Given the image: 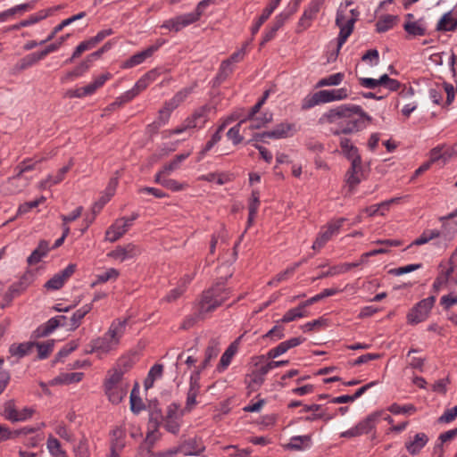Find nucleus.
<instances>
[{
  "label": "nucleus",
  "mask_w": 457,
  "mask_h": 457,
  "mask_svg": "<svg viewBox=\"0 0 457 457\" xmlns=\"http://www.w3.org/2000/svg\"><path fill=\"white\" fill-rule=\"evenodd\" d=\"M371 122L372 117L361 106L353 104L330 108L318 119V124L329 126L330 134L336 137L357 134Z\"/></svg>",
  "instance_id": "nucleus-1"
},
{
  "label": "nucleus",
  "mask_w": 457,
  "mask_h": 457,
  "mask_svg": "<svg viewBox=\"0 0 457 457\" xmlns=\"http://www.w3.org/2000/svg\"><path fill=\"white\" fill-rule=\"evenodd\" d=\"M230 294V289L221 283L204 291L199 302L200 315L214 312L229 298Z\"/></svg>",
  "instance_id": "nucleus-2"
},
{
  "label": "nucleus",
  "mask_w": 457,
  "mask_h": 457,
  "mask_svg": "<svg viewBox=\"0 0 457 457\" xmlns=\"http://www.w3.org/2000/svg\"><path fill=\"white\" fill-rule=\"evenodd\" d=\"M436 303V296L431 295L418 302L407 313V322L411 325H417L425 321Z\"/></svg>",
  "instance_id": "nucleus-3"
},
{
  "label": "nucleus",
  "mask_w": 457,
  "mask_h": 457,
  "mask_svg": "<svg viewBox=\"0 0 457 457\" xmlns=\"http://www.w3.org/2000/svg\"><path fill=\"white\" fill-rule=\"evenodd\" d=\"M345 218H339L330 220L326 227L322 228L312 245L313 250L321 249L331 237L339 233Z\"/></svg>",
  "instance_id": "nucleus-4"
},
{
  "label": "nucleus",
  "mask_w": 457,
  "mask_h": 457,
  "mask_svg": "<svg viewBox=\"0 0 457 457\" xmlns=\"http://www.w3.org/2000/svg\"><path fill=\"white\" fill-rule=\"evenodd\" d=\"M356 21L355 17H351L350 19H346L343 11L338 10L336 17V25L339 27L340 31L337 37V53L338 54L342 46L345 43L349 36L352 34L354 23Z\"/></svg>",
  "instance_id": "nucleus-5"
},
{
  "label": "nucleus",
  "mask_w": 457,
  "mask_h": 457,
  "mask_svg": "<svg viewBox=\"0 0 457 457\" xmlns=\"http://www.w3.org/2000/svg\"><path fill=\"white\" fill-rule=\"evenodd\" d=\"M325 0H311L308 7L303 11L296 27V33H302L311 27L312 21L316 19L317 14L324 4Z\"/></svg>",
  "instance_id": "nucleus-6"
},
{
  "label": "nucleus",
  "mask_w": 457,
  "mask_h": 457,
  "mask_svg": "<svg viewBox=\"0 0 457 457\" xmlns=\"http://www.w3.org/2000/svg\"><path fill=\"white\" fill-rule=\"evenodd\" d=\"M201 370H195L189 378V387L187 393V400L185 409L188 411L193 410L197 404L196 397L201 391Z\"/></svg>",
  "instance_id": "nucleus-7"
},
{
  "label": "nucleus",
  "mask_w": 457,
  "mask_h": 457,
  "mask_svg": "<svg viewBox=\"0 0 457 457\" xmlns=\"http://www.w3.org/2000/svg\"><path fill=\"white\" fill-rule=\"evenodd\" d=\"M76 265L69 264L64 270L54 274L49 280L46 282L44 287L47 290H59L64 283L74 274Z\"/></svg>",
  "instance_id": "nucleus-8"
},
{
  "label": "nucleus",
  "mask_w": 457,
  "mask_h": 457,
  "mask_svg": "<svg viewBox=\"0 0 457 457\" xmlns=\"http://www.w3.org/2000/svg\"><path fill=\"white\" fill-rule=\"evenodd\" d=\"M198 21L192 12L181 14L174 18L165 21L161 28L167 29L170 31L179 32L183 28L187 27Z\"/></svg>",
  "instance_id": "nucleus-9"
},
{
  "label": "nucleus",
  "mask_w": 457,
  "mask_h": 457,
  "mask_svg": "<svg viewBox=\"0 0 457 457\" xmlns=\"http://www.w3.org/2000/svg\"><path fill=\"white\" fill-rule=\"evenodd\" d=\"M163 44L164 40H157L154 45H152L146 49L133 54L123 63L122 67L129 69L142 63L145 59L151 57Z\"/></svg>",
  "instance_id": "nucleus-10"
},
{
  "label": "nucleus",
  "mask_w": 457,
  "mask_h": 457,
  "mask_svg": "<svg viewBox=\"0 0 457 457\" xmlns=\"http://www.w3.org/2000/svg\"><path fill=\"white\" fill-rule=\"evenodd\" d=\"M140 253V247L135 244L129 243L123 246H117L114 250L108 253V256L120 262H124L128 259L135 258Z\"/></svg>",
  "instance_id": "nucleus-11"
},
{
  "label": "nucleus",
  "mask_w": 457,
  "mask_h": 457,
  "mask_svg": "<svg viewBox=\"0 0 457 457\" xmlns=\"http://www.w3.org/2000/svg\"><path fill=\"white\" fill-rule=\"evenodd\" d=\"M310 415L303 417V420L306 422H313L318 420H324L325 421H328L335 418V414L330 415L327 413L326 409L322 408V405L320 404H304L303 408L300 411L301 413L303 412H309Z\"/></svg>",
  "instance_id": "nucleus-12"
},
{
  "label": "nucleus",
  "mask_w": 457,
  "mask_h": 457,
  "mask_svg": "<svg viewBox=\"0 0 457 457\" xmlns=\"http://www.w3.org/2000/svg\"><path fill=\"white\" fill-rule=\"evenodd\" d=\"M130 223L125 217L117 219L106 230V240L113 243L120 239L130 228Z\"/></svg>",
  "instance_id": "nucleus-13"
},
{
  "label": "nucleus",
  "mask_w": 457,
  "mask_h": 457,
  "mask_svg": "<svg viewBox=\"0 0 457 457\" xmlns=\"http://www.w3.org/2000/svg\"><path fill=\"white\" fill-rule=\"evenodd\" d=\"M362 175V161L353 160L351 162V167L345 174V182L351 189H353L360 184Z\"/></svg>",
  "instance_id": "nucleus-14"
},
{
  "label": "nucleus",
  "mask_w": 457,
  "mask_h": 457,
  "mask_svg": "<svg viewBox=\"0 0 457 457\" xmlns=\"http://www.w3.org/2000/svg\"><path fill=\"white\" fill-rule=\"evenodd\" d=\"M128 321V318H125L123 320L115 319L114 320H112L107 332L105 333V335L110 338V340H112L117 345H120V338L125 334Z\"/></svg>",
  "instance_id": "nucleus-15"
},
{
  "label": "nucleus",
  "mask_w": 457,
  "mask_h": 457,
  "mask_svg": "<svg viewBox=\"0 0 457 457\" xmlns=\"http://www.w3.org/2000/svg\"><path fill=\"white\" fill-rule=\"evenodd\" d=\"M288 19H289V14L279 13L278 15H277L275 17V20L271 23V25L269 28H267V29L262 37V40L260 43V46H263L266 43L272 40L275 37L277 31L284 26L285 22Z\"/></svg>",
  "instance_id": "nucleus-16"
},
{
  "label": "nucleus",
  "mask_w": 457,
  "mask_h": 457,
  "mask_svg": "<svg viewBox=\"0 0 457 457\" xmlns=\"http://www.w3.org/2000/svg\"><path fill=\"white\" fill-rule=\"evenodd\" d=\"M304 339L302 337H292L288 340L283 341L279 343L276 347L270 349L267 353V356L269 359H275L287 352L289 349L301 345Z\"/></svg>",
  "instance_id": "nucleus-17"
},
{
  "label": "nucleus",
  "mask_w": 457,
  "mask_h": 457,
  "mask_svg": "<svg viewBox=\"0 0 457 457\" xmlns=\"http://www.w3.org/2000/svg\"><path fill=\"white\" fill-rule=\"evenodd\" d=\"M209 107L204 105L196 109L190 117L185 120L187 127L191 129L202 128L208 120Z\"/></svg>",
  "instance_id": "nucleus-18"
},
{
  "label": "nucleus",
  "mask_w": 457,
  "mask_h": 457,
  "mask_svg": "<svg viewBox=\"0 0 457 457\" xmlns=\"http://www.w3.org/2000/svg\"><path fill=\"white\" fill-rule=\"evenodd\" d=\"M428 436L425 433H417L411 439L405 442V448L411 455H417L426 446Z\"/></svg>",
  "instance_id": "nucleus-19"
},
{
  "label": "nucleus",
  "mask_w": 457,
  "mask_h": 457,
  "mask_svg": "<svg viewBox=\"0 0 457 457\" xmlns=\"http://www.w3.org/2000/svg\"><path fill=\"white\" fill-rule=\"evenodd\" d=\"M241 338L242 336L232 342L221 355L220 362L217 366V370L219 372H223L229 366L232 358L238 351L239 341Z\"/></svg>",
  "instance_id": "nucleus-20"
},
{
  "label": "nucleus",
  "mask_w": 457,
  "mask_h": 457,
  "mask_svg": "<svg viewBox=\"0 0 457 457\" xmlns=\"http://www.w3.org/2000/svg\"><path fill=\"white\" fill-rule=\"evenodd\" d=\"M104 387L109 401L119 404L127 395L129 385L105 386Z\"/></svg>",
  "instance_id": "nucleus-21"
},
{
  "label": "nucleus",
  "mask_w": 457,
  "mask_h": 457,
  "mask_svg": "<svg viewBox=\"0 0 457 457\" xmlns=\"http://www.w3.org/2000/svg\"><path fill=\"white\" fill-rule=\"evenodd\" d=\"M220 351V341L217 338H211L204 352V359L196 370H201V372L205 370L210 365L212 360L218 356Z\"/></svg>",
  "instance_id": "nucleus-22"
},
{
  "label": "nucleus",
  "mask_w": 457,
  "mask_h": 457,
  "mask_svg": "<svg viewBox=\"0 0 457 457\" xmlns=\"http://www.w3.org/2000/svg\"><path fill=\"white\" fill-rule=\"evenodd\" d=\"M339 146L341 148L342 154L350 162L353 160H361L358 148L352 143L350 138L341 137L339 139Z\"/></svg>",
  "instance_id": "nucleus-23"
},
{
  "label": "nucleus",
  "mask_w": 457,
  "mask_h": 457,
  "mask_svg": "<svg viewBox=\"0 0 457 457\" xmlns=\"http://www.w3.org/2000/svg\"><path fill=\"white\" fill-rule=\"evenodd\" d=\"M362 263V260L354 262H345L330 267L327 271L321 272L315 279H320L327 277H332L338 274L348 272L353 268H356Z\"/></svg>",
  "instance_id": "nucleus-24"
},
{
  "label": "nucleus",
  "mask_w": 457,
  "mask_h": 457,
  "mask_svg": "<svg viewBox=\"0 0 457 457\" xmlns=\"http://www.w3.org/2000/svg\"><path fill=\"white\" fill-rule=\"evenodd\" d=\"M296 132L295 124L281 122L270 130V138L280 139L292 137Z\"/></svg>",
  "instance_id": "nucleus-25"
},
{
  "label": "nucleus",
  "mask_w": 457,
  "mask_h": 457,
  "mask_svg": "<svg viewBox=\"0 0 457 457\" xmlns=\"http://www.w3.org/2000/svg\"><path fill=\"white\" fill-rule=\"evenodd\" d=\"M320 96L322 104L330 103L334 101H340L348 97V90L345 87L331 90H320Z\"/></svg>",
  "instance_id": "nucleus-26"
},
{
  "label": "nucleus",
  "mask_w": 457,
  "mask_h": 457,
  "mask_svg": "<svg viewBox=\"0 0 457 457\" xmlns=\"http://www.w3.org/2000/svg\"><path fill=\"white\" fill-rule=\"evenodd\" d=\"M179 450L187 456L199 455L204 450V446L197 438H191L180 444Z\"/></svg>",
  "instance_id": "nucleus-27"
},
{
  "label": "nucleus",
  "mask_w": 457,
  "mask_h": 457,
  "mask_svg": "<svg viewBox=\"0 0 457 457\" xmlns=\"http://www.w3.org/2000/svg\"><path fill=\"white\" fill-rule=\"evenodd\" d=\"M403 29L411 37H422L427 34V28L422 18L418 21H406Z\"/></svg>",
  "instance_id": "nucleus-28"
},
{
  "label": "nucleus",
  "mask_w": 457,
  "mask_h": 457,
  "mask_svg": "<svg viewBox=\"0 0 457 457\" xmlns=\"http://www.w3.org/2000/svg\"><path fill=\"white\" fill-rule=\"evenodd\" d=\"M453 219L448 218V215L439 217V220L442 222V229L439 232L445 240H452L457 232V221H453Z\"/></svg>",
  "instance_id": "nucleus-29"
},
{
  "label": "nucleus",
  "mask_w": 457,
  "mask_h": 457,
  "mask_svg": "<svg viewBox=\"0 0 457 457\" xmlns=\"http://www.w3.org/2000/svg\"><path fill=\"white\" fill-rule=\"evenodd\" d=\"M278 0H270V3L264 8L262 13L251 29L252 35L254 36L262 25L270 18L274 10L278 6Z\"/></svg>",
  "instance_id": "nucleus-30"
},
{
  "label": "nucleus",
  "mask_w": 457,
  "mask_h": 457,
  "mask_svg": "<svg viewBox=\"0 0 457 457\" xmlns=\"http://www.w3.org/2000/svg\"><path fill=\"white\" fill-rule=\"evenodd\" d=\"M60 325L58 323L57 318L53 317L48 320L46 323L40 325L32 334L34 338L45 337L54 332Z\"/></svg>",
  "instance_id": "nucleus-31"
},
{
  "label": "nucleus",
  "mask_w": 457,
  "mask_h": 457,
  "mask_svg": "<svg viewBox=\"0 0 457 457\" xmlns=\"http://www.w3.org/2000/svg\"><path fill=\"white\" fill-rule=\"evenodd\" d=\"M163 420L162 411L157 406H154L150 411L148 420V433L147 438H150L154 432H156L160 427L161 422Z\"/></svg>",
  "instance_id": "nucleus-32"
},
{
  "label": "nucleus",
  "mask_w": 457,
  "mask_h": 457,
  "mask_svg": "<svg viewBox=\"0 0 457 457\" xmlns=\"http://www.w3.org/2000/svg\"><path fill=\"white\" fill-rule=\"evenodd\" d=\"M93 342L95 344V350H97L99 354H106L118 347L105 334L103 337L93 339Z\"/></svg>",
  "instance_id": "nucleus-33"
},
{
  "label": "nucleus",
  "mask_w": 457,
  "mask_h": 457,
  "mask_svg": "<svg viewBox=\"0 0 457 457\" xmlns=\"http://www.w3.org/2000/svg\"><path fill=\"white\" fill-rule=\"evenodd\" d=\"M49 251V244L46 240H41L37 247L28 257L27 262L29 265L37 264L41 259L47 254Z\"/></svg>",
  "instance_id": "nucleus-34"
},
{
  "label": "nucleus",
  "mask_w": 457,
  "mask_h": 457,
  "mask_svg": "<svg viewBox=\"0 0 457 457\" xmlns=\"http://www.w3.org/2000/svg\"><path fill=\"white\" fill-rule=\"evenodd\" d=\"M92 303H87L78 309L70 318V330L77 329L80 326L83 318L92 310Z\"/></svg>",
  "instance_id": "nucleus-35"
},
{
  "label": "nucleus",
  "mask_w": 457,
  "mask_h": 457,
  "mask_svg": "<svg viewBox=\"0 0 457 457\" xmlns=\"http://www.w3.org/2000/svg\"><path fill=\"white\" fill-rule=\"evenodd\" d=\"M273 120V115L270 112H265L262 117L255 116L253 120H247L250 122L247 128L243 129V133H246L247 130H254L266 127L269 123H270Z\"/></svg>",
  "instance_id": "nucleus-36"
},
{
  "label": "nucleus",
  "mask_w": 457,
  "mask_h": 457,
  "mask_svg": "<svg viewBox=\"0 0 457 457\" xmlns=\"http://www.w3.org/2000/svg\"><path fill=\"white\" fill-rule=\"evenodd\" d=\"M397 15L386 14L381 16L376 22V31L378 33H384L391 29L398 21Z\"/></svg>",
  "instance_id": "nucleus-37"
},
{
  "label": "nucleus",
  "mask_w": 457,
  "mask_h": 457,
  "mask_svg": "<svg viewBox=\"0 0 457 457\" xmlns=\"http://www.w3.org/2000/svg\"><path fill=\"white\" fill-rule=\"evenodd\" d=\"M44 160H46V158H40L34 162H32V160L29 159L24 160L16 167L17 173L16 175L9 179V182H14L15 180L21 179L23 173L34 170L36 168V165L37 163H40Z\"/></svg>",
  "instance_id": "nucleus-38"
},
{
  "label": "nucleus",
  "mask_w": 457,
  "mask_h": 457,
  "mask_svg": "<svg viewBox=\"0 0 457 457\" xmlns=\"http://www.w3.org/2000/svg\"><path fill=\"white\" fill-rule=\"evenodd\" d=\"M41 57L39 56L37 52L31 53L27 54L23 58H21L14 66V71L20 72L21 71L27 70L29 67H32L39 61H41Z\"/></svg>",
  "instance_id": "nucleus-39"
},
{
  "label": "nucleus",
  "mask_w": 457,
  "mask_h": 457,
  "mask_svg": "<svg viewBox=\"0 0 457 457\" xmlns=\"http://www.w3.org/2000/svg\"><path fill=\"white\" fill-rule=\"evenodd\" d=\"M73 166V160L70 159L67 165L61 168L55 176L49 175L47 179L43 182L44 187H51L53 185H56L62 182L66 175V173L71 169Z\"/></svg>",
  "instance_id": "nucleus-40"
},
{
  "label": "nucleus",
  "mask_w": 457,
  "mask_h": 457,
  "mask_svg": "<svg viewBox=\"0 0 457 457\" xmlns=\"http://www.w3.org/2000/svg\"><path fill=\"white\" fill-rule=\"evenodd\" d=\"M457 29V20L453 17L451 12L445 13L436 25L438 31H454Z\"/></svg>",
  "instance_id": "nucleus-41"
},
{
  "label": "nucleus",
  "mask_w": 457,
  "mask_h": 457,
  "mask_svg": "<svg viewBox=\"0 0 457 457\" xmlns=\"http://www.w3.org/2000/svg\"><path fill=\"white\" fill-rule=\"evenodd\" d=\"M380 416V412H373L368 415L364 420H361L357 425V428L361 435L368 434L375 426L376 421Z\"/></svg>",
  "instance_id": "nucleus-42"
},
{
  "label": "nucleus",
  "mask_w": 457,
  "mask_h": 457,
  "mask_svg": "<svg viewBox=\"0 0 457 457\" xmlns=\"http://www.w3.org/2000/svg\"><path fill=\"white\" fill-rule=\"evenodd\" d=\"M35 342H26L19 345H12L10 346V353L12 355L18 356L19 358H22L28 354H29L33 348L35 347Z\"/></svg>",
  "instance_id": "nucleus-43"
},
{
  "label": "nucleus",
  "mask_w": 457,
  "mask_h": 457,
  "mask_svg": "<svg viewBox=\"0 0 457 457\" xmlns=\"http://www.w3.org/2000/svg\"><path fill=\"white\" fill-rule=\"evenodd\" d=\"M138 383L136 382L134 387L130 393V410L133 413L138 414L142 410L145 409V404L143 403L142 399L138 395L139 389Z\"/></svg>",
  "instance_id": "nucleus-44"
},
{
  "label": "nucleus",
  "mask_w": 457,
  "mask_h": 457,
  "mask_svg": "<svg viewBox=\"0 0 457 457\" xmlns=\"http://www.w3.org/2000/svg\"><path fill=\"white\" fill-rule=\"evenodd\" d=\"M49 14V10H41L37 13L30 15L28 19L21 21V22L12 26V29H20L23 27H28L35 24L44 19Z\"/></svg>",
  "instance_id": "nucleus-45"
},
{
  "label": "nucleus",
  "mask_w": 457,
  "mask_h": 457,
  "mask_svg": "<svg viewBox=\"0 0 457 457\" xmlns=\"http://www.w3.org/2000/svg\"><path fill=\"white\" fill-rule=\"evenodd\" d=\"M308 312L303 309L301 303L295 307L288 310L278 322L288 323L297 319L307 317Z\"/></svg>",
  "instance_id": "nucleus-46"
},
{
  "label": "nucleus",
  "mask_w": 457,
  "mask_h": 457,
  "mask_svg": "<svg viewBox=\"0 0 457 457\" xmlns=\"http://www.w3.org/2000/svg\"><path fill=\"white\" fill-rule=\"evenodd\" d=\"M19 410L13 400L6 401L3 405L1 415L7 420L17 422Z\"/></svg>",
  "instance_id": "nucleus-47"
},
{
  "label": "nucleus",
  "mask_w": 457,
  "mask_h": 457,
  "mask_svg": "<svg viewBox=\"0 0 457 457\" xmlns=\"http://www.w3.org/2000/svg\"><path fill=\"white\" fill-rule=\"evenodd\" d=\"M119 275L120 272L118 270L114 268H110L106 270L104 272L96 276L95 281L91 283V287H95L96 286L105 283L109 280H116Z\"/></svg>",
  "instance_id": "nucleus-48"
},
{
  "label": "nucleus",
  "mask_w": 457,
  "mask_h": 457,
  "mask_svg": "<svg viewBox=\"0 0 457 457\" xmlns=\"http://www.w3.org/2000/svg\"><path fill=\"white\" fill-rule=\"evenodd\" d=\"M136 363V356L134 354L131 355H124L121 356L116 362L114 368L118 370L120 372H122L124 375L128 371H129Z\"/></svg>",
  "instance_id": "nucleus-49"
},
{
  "label": "nucleus",
  "mask_w": 457,
  "mask_h": 457,
  "mask_svg": "<svg viewBox=\"0 0 457 457\" xmlns=\"http://www.w3.org/2000/svg\"><path fill=\"white\" fill-rule=\"evenodd\" d=\"M46 447L50 454L54 457H68L66 453L62 449L59 440L52 435L47 438Z\"/></svg>",
  "instance_id": "nucleus-50"
},
{
  "label": "nucleus",
  "mask_w": 457,
  "mask_h": 457,
  "mask_svg": "<svg viewBox=\"0 0 457 457\" xmlns=\"http://www.w3.org/2000/svg\"><path fill=\"white\" fill-rule=\"evenodd\" d=\"M92 62H87V57L82 62H80L78 66H76L72 71H68L65 76L62 79V82L67 80H71L74 78L81 76L84 72H86Z\"/></svg>",
  "instance_id": "nucleus-51"
},
{
  "label": "nucleus",
  "mask_w": 457,
  "mask_h": 457,
  "mask_svg": "<svg viewBox=\"0 0 457 457\" xmlns=\"http://www.w3.org/2000/svg\"><path fill=\"white\" fill-rule=\"evenodd\" d=\"M345 79V74L342 72H337L328 77L322 78L320 79L316 85L317 87H330V86H337L341 84V82Z\"/></svg>",
  "instance_id": "nucleus-52"
},
{
  "label": "nucleus",
  "mask_w": 457,
  "mask_h": 457,
  "mask_svg": "<svg viewBox=\"0 0 457 457\" xmlns=\"http://www.w3.org/2000/svg\"><path fill=\"white\" fill-rule=\"evenodd\" d=\"M190 155V152L177 154L169 163L165 164L162 168V172L170 174L172 171L179 168L182 162H184Z\"/></svg>",
  "instance_id": "nucleus-53"
},
{
  "label": "nucleus",
  "mask_w": 457,
  "mask_h": 457,
  "mask_svg": "<svg viewBox=\"0 0 457 457\" xmlns=\"http://www.w3.org/2000/svg\"><path fill=\"white\" fill-rule=\"evenodd\" d=\"M440 237L441 232H439L438 229L424 230L423 233L411 243V245H421Z\"/></svg>",
  "instance_id": "nucleus-54"
},
{
  "label": "nucleus",
  "mask_w": 457,
  "mask_h": 457,
  "mask_svg": "<svg viewBox=\"0 0 457 457\" xmlns=\"http://www.w3.org/2000/svg\"><path fill=\"white\" fill-rule=\"evenodd\" d=\"M244 123H245V120H241L227 132L228 138L231 140L235 145L240 144L244 139L243 136L240 134L241 127Z\"/></svg>",
  "instance_id": "nucleus-55"
},
{
  "label": "nucleus",
  "mask_w": 457,
  "mask_h": 457,
  "mask_svg": "<svg viewBox=\"0 0 457 457\" xmlns=\"http://www.w3.org/2000/svg\"><path fill=\"white\" fill-rule=\"evenodd\" d=\"M122 372H120L118 370H116L114 367L108 370L107 377L104 379V386H116V385H123L122 384V378H123Z\"/></svg>",
  "instance_id": "nucleus-56"
},
{
  "label": "nucleus",
  "mask_w": 457,
  "mask_h": 457,
  "mask_svg": "<svg viewBox=\"0 0 457 457\" xmlns=\"http://www.w3.org/2000/svg\"><path fill=\"white\" fill-rule=\"evenodd\" d=\"M54 345V340H47L43 343H36L35 347L37 348V357L40 360L46 359L52 353Z\"/></svg>",
  "instance_id": "nucleus-57"
},
{
  "label": "nucleus",
  "mask_w": 457,
  "mask_h": 457,
  "mask_svg": "<svg viewBox=\"0 0 457 457\" xmlns=\"http://www.w3.org/2000/svg\"><path fill=\"white\" fill-rule=\"evenodd\" d=\"M279 323L280 322L278 321L277 324L271 329H270L266 334L262 336V338H269L274 341L282 339L285 337V328Z\"/></svg>",
  "instance_id": "nucleus-58"
},
{
  "label": "nucleus",
  "mask_w": 457,
  "mask_h": 457,
  "mask_svg": "<svg viewBox=\"0 0 457 457\" xmlns=\"http://www.w3.org/2000/svg\"><path fill=\"white\" fill-rule=\"evenodd\" d=\"M320 95V91H318L313 95H308L305 96L302 102V109L308 110L314 107L315 105L322 104Z\"/></svg>",
  "instance_id": "nucleus-59"
},
{
  "label": "nucleus",
  "mask_w": 457,
  "mask_h": 457,
  "mask_svg": "<svg viewBox=\"0 0 457 457\" xmlns=\"http://www.w3.org/2000/svg\"><path fill=\"white\" fill-rule=\"evenodd\" d=\"M232 71L233 69L229 63V61L224 60L220 66L216 79L219 82H222L232 73Z\"/></svg>",
  "instance_id": "nucleus-60"
},
{
  "label": "nucleus",
  "mask_w": 457,
  "mask_h": 457,
  "mask_svg": "<svg viewBox=\"0 0 457 457\" xmlns=\"http://www.w3.org/2000/svg\"><path fill=\"white\" fill-rule=\"evenodd\" d=\"M388 411L395 414H402V413H409L416 411V407L413 404H406L403 406L399 405L398 403H393L388 407Z\"/></svg>",
  "instance_id": "nucleus-61"
},
{
  "label": "nucleus",
  "mask_w": 457,
  "mask_h": 457,
  "mask_svg": "<svg viewBox=\"0 0 457 457\" xmlns=\"http://www.w3.org/2000/svg\"><path fill=\"white\" fill-rule=\"evenodd\" d=\"M456 436H457V428L440 434L438 436V440L440 441V443L435 446V450L440 449V451L443 452V449H442L443 444L453 440Z\"/></svg>",
  "instance_id": "nucleus-62"
},
{
  "label": "nucleus",
  "mask_w": 457,
  "mask_h": 457,
  "mask_svg": "<svg viewBox=\"0 0 457 457\" xmlns=\"http://www.w3.org/2000/svg\"><path fill=\"white\" fill-rule=\"evenodd\" d=\"M79 346V344L76 341H71L66 345H64L56 354L55 361H59L64 357H67L70 353L75 351Z\"/></svg>",
  "instance_id": "nucleus-63"
},
{
  "label": "nucleus",
  "mask_w": 457,
  "mask_h": 457,
  "mask_svg": "<svg viewBox=\"0 0 457 457\" xmlns=\"http://www.w3.org/2000/svg\"><path fill=\"white\" fill-rule=\"evenodd\" d=\"M184 286H180L179 284L173 289H171L163 298V301L167 303H172L177 301L184 293H185Z\"/></svg>",
  "instance_id": "nucleus-64"
}]
</instances>
